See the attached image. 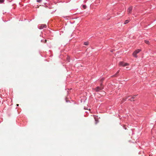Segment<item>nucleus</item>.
Here are the masks:
<instances>
[{"instance_id": "8", "label": "nucleus", "mask_w": 156, "mask_h": 156, "mask_svg": "<svg viewBox=\"0 0 156 156\" xmlns=\"http://www.w3.org/2000/svg\"><path fill=\"white\" fill-rule=\"evenodd\" d=\"M144 42L145 43H146L147 44H149V42L148 41L145 40L144 41Z\"/></svg>"}, {"instance_id": "11", "label": "nucleus", "mask_w": 156, "mask_h": 156, "mask_svg": "<svg viewBox=\"0 0 156 156\" xmlns=\"http://www.w3.org/2000/svg\"><path fill=\"white\" fill-rule=\"evenodd\" d=\"M83 7L84 9H85L86 8V6L85 5H83Z\"/></svg>"}, {"instance_id": "14", "label": "nucleus", "mask_w": 156, "mask_h": 156, "mask_svg": "<svg viewBox=\"0 0 156 156\" xmlns=\"http://www.w3.org/2000/svg\"><path fill=\"white\" fill-rule=\"evenodd\" d=\"M69 57H68L67 60H68V62H69Z\"/></svg>"}, {"instance_id": "6", "label": "nucleus", "mask_w": 156, "mask_h": 156, "mask_svg": "<svg viewBox=\"0 0 156 156\" xmlns=\"http://www.w3.org/2000/svg\"><path fill=\"white\" fill-rule=\"evenodd\" d=\"M137 95H133L132 97H131L129 99V100L131 101H134V100H133L135 98V97L137 96Z\"/></svg>"}, {"instance_id": "10", "label": "nucleus", "mask_w": 156, "mask_h": 156, "mask_svg": "<svg viewBox=\"0 0 156 156\" xmlns=\"http://www.w3.org/2000/svg\"><path fill=\"white\" fill-rule=\"evenodd\" d=\"M84 44L85 45H87L88 44V42H84Z\"/></svg>"}, {"instance_id": "3", "label": "nucleus", "mask_w": 156, "mask_h": 156, "mask_svg": "<svg viewBox=\"0 0 156 156\" xmlns=\"http://www.w3.org/2000/svg\"><path fill=\"white\" fill-rule=\"evenodd\" d=\"M103 89V87L102 86V84L101 83V87H97L95 89V90L97 91V92H98L100 90H102Z\"/></svg>"}, {"instance_id": "1", "label": "nucleus", "mask_w": 156, "mask_h": 156, "mask_svg": "<svg viewBox=\"0 0 156 156\" xmlns=\"http://www.w3.org/2000/svg\"><path fill=\"white\" fill-rule=\"evenodd\" d=\"M141 50L140 49H138L135 51L133 54V56L136 58L137 57L136 54L139 53L140 51Z\"/></svg>"}, {"instance_id": "4", "label": "nucleus", "mask_w": 156, "mask_h": 156, "mask_svg": "<svg viewBox=\"0 0 156 156\" xmlns=\"http://www.w3.org/2000/svg\"><path fill=\"white\" fill-rule=\"evenodd\" d=\"M133 9V7L132 6L129 7L127 9V12L128 14H130L132 12Z\"/></svg>"}, {"instance_id": "7", "label": "nucleus", "mask_w": 156, "mask_h": 156, "mask_svg": "<svg viewBox=\"0 0 156 156\" xmlns=\"http://www.w3.org/2000/svg\"><path fill=\"white\" fill-rule=\"evenodd\" d=\"M119 70H118L117 72L116 73L115 75L112 76V77H115V76H117V74H118L119 73Z\"/></svg>"}, {"instance_id": "12", "label": "nucleus", "mask_w": 156, "mask_h": 156, "mask_svg": "<svg viewBox=\"0 0 156 156\" xmlns=\"http://www.w3.org/2000/svg\"><path fill=\"white\" fill-rule=\"evenodd\" d=\"M4 0H0V3H2L3 2Z\"/></svg>"}, {"instance_id": "2", "label": "nucleus", "mask_w": 156, "mask_h": 156, "mask_svg": "<svg viewBox=\"0 0 156 156\" xmlns=\"http://www.w3.org/2000/svg\"><path fill=\"white\" fill-rule=\"evenodd\" d=\"M119 65L120 66H128L129 64L127 63H125L123 62H120L119 63Z\"/></svg>"}, {"instance_id": "5", "label": "nucleus", "mask_w": 156, "mask_h": 156, "mask_svg": "<svg viewBox=\"0 0 156 156\" xmlns=\"http://www.w3.org/2000/svg\"><path fill=\"white\" fill-rule=\"evenodd\" d=\"M47 26L46 24H41L40 26H39L40 29H42L44 28H46Z\"/></svg>"}, {"instance_id": "13", "label": "nucleus", "mask_w": 156, "mask_h": 156, "mask_svg": "<svg viewBox=\"0 0 156 156\" xmlns=\"http://www.w3.org/2000/svg\"><path fill=\"white\" fill-rule=\"evenodd\" d=\"M42 0H37V2H40Z\"/></svg>"}, {"instance_id": "16", "label": "nucleus", "mask_w": 156, "mask_h": 156, "mask_svg": "<svg viewBox=\"0 0 156 156\" xmlns=\"http://www.w3.org/2000/svg\"><path fill=\"white\" fill-rule=\"evenodd\" d=\"M19 104H17V105H17V106H19Z\"/></svg>"}, {"instance_id": "9", "label": "nucleus", "mask_w": 156, "mask_h": 156, "mask_svg": "<svg viewBox=\"0 0 156 156\" xmlns=\"http://www.w3.org/2000/svg\"><path fill=\"white\" fill-rule=\"evenodd\" d=\"M129 22V20H126L125 21L124 24H126V23H128Z\"/></svg>"}, {"instance_id": "15", "label": "nucleus", "mask_w": 156, "mask_h": 156, "mask_svg": "<svg viewBox=\"0 0 156 156\" xmlns=\"http://www.w3.org/2000/svg\"><path fill=\"white\" fill-rule=\"evenodd\" d=\"M46 41H47L46 40H45V43L46 42Z\"/></svg>"}]
</instances>
